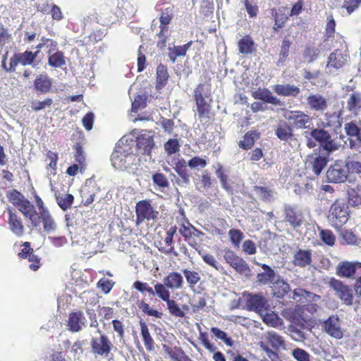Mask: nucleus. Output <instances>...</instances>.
<instances>
[{"mask_svg": "<svg viewBox=\"0 0 361 361\" xmlns=\"http://www.w3.org/2000/svg\"><path fill=\"white\" fill-rule=\"evenodd\" d=\"M175 171L182 178L184 183L188 184L190 183V173L186 169V162L184 159L178 161L175 167Z\"/></svg>", "mask_w": 361, "mask_h": 361, "instance_id": "obj_34", "label": "nucleus"}, {"mask_svg": "<svg viewBox=\"0 0 361 361\" xmlns=\"http://www.w3.org/2000/svg\"><path fill=\"white\" fill-rule=\"evenodd\" d=\"M169 75L166 66L160 63L157 68V81L159 86L164 87L168 79Z\"/></svg>", "mask_w": 361, "mask_h": 361, "instance_id": "obj_39", "label": "nucleus"}, {"mask_svg": "<svg viewBox=\"0 0 361 361\" xmlns=\"http://www.w3.org/2000/svg\"><path fill=\"white\" fill-rule=\"evenodd\" d=\"M310 135L318 142L320 145L322 144L331 135L329 133L322 128H313L310 131Z\"/></svg>", "mask_w": 361, "mask_h": 361, "instance_id": "obj_42", "label": "nucleus"}, {"mask_svg": "<svg viewBox=\"0 0 361 361\" xmlns=\"http://www.w3.org/2000/svg\"><path fill=\"white\" fill-rule=\"evenodd\" d=\"M262 319L264 323L273 327H277L283 324V320L274 312L262 315Z\"/></svg>", "mask_w": 361, "mask_h": 361, "instance_id": "obj_43", "label": "nucleus"}, {"mask_svg": "<svg viewBox=\"0 0 361 361\" xmlns=\"http://www.w3.org/2000/svg\"><path fill=\"white\" fill-rule=\"evenodd\" d=\"M40 217L43 222L44 231L50 233L56 229V224L47 209H43L40 213Z\"/></svg>", "mask_w": 361, "mask_h": 361, "instance_id": "obj_30", "label": "nucleus"}, {"mask_svg": "<svg viewBox=\"0 0 361 361\" xmlns=\"http://www.w3.org/2000/svg\"><path fill=\"white\" fill-rule=\"evenodd\" d=\"M134 141L124 136L116 143L111 154L112 166L119 170H125L133 165H136L137 159L134 153Z\"/></svg>", "mask_w": 361, "mask_h": 361, "instance_id": "obj_1", "label": "nucleus"}, {"mask_svg": "<svg viewBox=\"0 0 361 361\" xmlns=\"http://www.w3.org/2000/svg\"><path fill=\"white\" fill-rule=\"evenodd\" d=\"M322 54L319 47L307 46L304 50V57L306 58L309 63L313 62Z\"/></svg>", "mask_w": 361, "mask_h": 361, "instance_id": "obj_40", "label": "nucleus"}, {"mask_svg": "<svg viewBox=\"0 0 361 361\" xmlns=\"http://www.w3.org/2000/svg\"><path fill=\"white\" fill-rule=\"evenodd\" d=\"M224 259L238 273L247 276L250 272L245 261L237 256L233 252L230 250L226 252Z\"/></svg>", "mask_w": 361, "mask_h": 361, "instance_id": "obj_9", "label": "nucleus"}, {"mask_svg": "<svg viewBox=\"0 0 361 361\" xmlns=\"http://www.w3.org/2000/svg\"><path fill=\"white\" fill-rule=\"evenodd\" d=\"M312 262V251L310 250H298L294 255L293 263L295 266L305 267Z\"/></svg>", "mask_w": 361, "mask_h": 361, "instance_id": "obj_18", "label": "nucleus"}, {"mask_svg": "<svg viewBox=\"0 0 361 361\" xmlns=\"http://www.w3.org/2000/svg\"><path fill=\"white\" fill-rule=\"evenodd\" d=\"M361 269V263L342 262L336 267V275L343 278L355 279L356 271Z\"/></svg>", "mask_w": 361, "mask_h": 361, "instance_id": "obj_12", "label": "nucleus"}, {"mask_svg": "<svg viewBox=\"0 0 361 361\" xmlns=\"http://www.w3.org/2000/svg\"><path fill=\"white\" fill-rule=\"evenodd\" d=\"M347 109L353 113H357L361 109V93L353 92L348 94Z\"/></svg>", "mask_w": 361, "mask_h": 361, "instance_id": "obj_24", "label": "nucleus"}, {"mask_svg": "<svg viewBox=\"0 0 361 361\" xmlns=\"http://www.w3.org/2000/svg\"><path fill=\"white\" fill-rule=\"evenodd\" d=\"M348 55L341 50H335L328 58L326 66V71L328 73L334 74L341 69L348 61Z\"/></svg>", "mask_w": 361, "mask_h": 361, "instance_id": "obj_7", "label": "nucleus"}, {"mask_svg": "<svg viewBox=\"0 0 361 361\" xmlns=\"http://www.w3.org/2000/svg\"><path fill=\"white\" fill-rule=\"evenodd\" d=\"M52 99L48 98L44 101L40 102L37 100H35L32 102V109L35 111H39L46 107H49L52 104Z\"/></svg>", "mask_w": 361, "mask_h": 361, "instance_id": "obj_61", "label": "nucleus"}, {"mask_svg": "<svg viewBox=\"0 0 361 361\" xmlns=\"http://www.w3.org/2000/svg\"><path fill=\"white\" fill-rule=\"evenodd\" d=\"M257 264L262 267L263 271L257 274L256 282L260 285L274 283L278 277L275 271L265 264Z\"/></svg>", "mask_w": 361, "mask_h": 361, "instance_id": "obj_15", "label": "nucleus"}, {"mask_svg": "<svg viewBox=\"0 0 361 361\" xmlns=\"http://www.w3.org/2000/svg\"><path fill=\"white\" fill-rule=\"evenodd\" d=\"M347 169H348V174L351 173H361V162L354 161L350 157L345 160Z\"/></svg>", "mask_w": 361, "mask_h": 361, "instance_id": "obj_54", "label": "nucleus"}, {"mask_svg": "<svg viewBox=\"0 0 361 361\" xmlns=\"http://www.w3.org/2000/svg\"><path fill=\"white\" fill-rule=\"evenodd\" d=\"M266 339L271 343L274 348L278 349L284 345L283 338L274 331H269L266 335Z\"/></svg>", "mask_w": 361, "mask_h": 361, "instance_id": "obj_41", "label": "nucleus"}, {"mask_svg": "<svg viewBox=\"0 0 361 361\" xmlns=\"http://www.w3.org/2000/svg\"><path fill=\"white\" fill-rule=\"evenodd\" d=\"M326 178L329 183H341L352 182L353 178L348 174L345 161L336 160L326 171Z\"/></svg>", "mask_w": 361, "mask_h": 361, "instance_id": "obj_3", "label": "nucleus"}, {"mask_svg": "<svg viewBox=\"0 0 361 361\" xmlns=\"http://www.w3.org/2000/svg\"><path fill=\"white\" fill-rule=\"evenodd\" d=\"M164 149L169 154H173L180 149V145L177 140L170 139L164 145Z\"/></svg>", "mask_w": 361, "mask_h": 361, "instance_id": "obj_59", "label": "nucleus"}, {"mask_svg": "<svg viewBox=\"0 0 361 361\" xmlns=\"http://www.w3.org/2000/svg\"><path fill=\"white\" fill-rule=\"evenodd\" d=\"M259 137V133L256 131L247 132L243 137V140L239 142V147L243 149H250Z\"/></svg>", "mask_w": 361, "mask_h": 361, "instance_id": "obj_29", "label": "nucleus"}, {"mask_svg": "<svg viewBox=\"0 0 361 361\" xmlns=\"http://www.w3.org/2000/svg\"><path fill=\"white\" fill-rule=\"evenodd\" d=\"M164 283L170 289H180L183 283V276L178 272H171L164 279Z\"/></svg>", "mask_w": 361, "mask_h": 361, "instance_id": "obj_20", "label": "nucleus"}, {"mask_svg": "<svg viewBox=\"0 0 361 361\" xmlns=\"http://www.w3.org/2000/svg\"><path fill=\"white\" fill-rule=\"evenodd\" d=\"M190 44L188 43L183 46H175L173 47L169 48V57L172 62H175L177 56H184L186 54V51L190 47Z\"/></svg>", "mask_w": 361, "mask_h": 361, "instance_id": "obj_35", "label": "nucleus"}, {"mask_svg": "<svg viewBox=\"0 0 361 361\" xmlns=\"http://www.w3.org/2000/svg\"><path fill=\"white\" fill-rule=\"evenodd\" d=\"M168 309L171 314L177 317H183L185 313L180 310L176 302L173 300H169L166 302Z\"/></svg>", "mask_w": 361, "mask_h": 361, "instance_id": "obj_56", "label": "nucleus"}, {"mask_svg": "<svg viewBox=\"0 0 361 361\" xmlns=\"http://www.w3.org/2000/svg\"><path fill=\"white\" fill-rule=\"evenodd\" d=\"M9 224L11 231L17 235L20 236L24 233V228L21 219L9 210Z\"/></svg>", "mask_w": 361, "mask_h": 361, "instance_id": "obj_25", "label": "nucleus"}, {"mask_svg": "<svg viewBox=\"0 0 361 361\" xmlns=\"http://www.w3.org/2000/svg\"><path fill=\"white\" fill-rule=\"evenodd\" d=\"M348 207L343 201L336 200L331 204L327 219L335 228L343 226L348 220Z\"/></svg>", "mask_w": 361, "mask_h": 361, "instance_id": "obj_2", "label": "nucleus"}, {"mask_svg": "<svg viewBox=\"0 0 361 361\" xmlns=\"http://www.w3.org/2000/svg\"><path fill=\"white\" fill-rule=\"evenodd\" d=\"M18 208L26 218L29 217L36 211L34 205L27 199L23 201V202L18 206Z\"/></svg>", "mask_w": 361, "mask_h": 361, "instance_id": "obj_49", "label": "nucleus"}, {"mask_svg": "<svg viewBox=\"0 0 361 361\" xmlns=\"http://www.w3.org/2000/svg\"><path fill=\"white\" fill-rule=\"evenodd\" d=\"M328 160L326 157L317 156L311 161L312 171L316 176H319L324 167L326 166Z\"/></svg>", "mask_w": 361, "mask_h": 361, "instance_id": "obj_36", "label": "nucleus"}, {"mask_svg": "<svg viewBox=\"0 0 361 361\" xmlns=\"http://www.w3.org/2000/svg\"><path fill=\"white\" fill-rule=\"evenodd\" d=\"M288 330L291 338L295 341L302 342L306 339V334L296 326L290 325Z\"/></svg>", "mask_w": 361, "mask_h": 361, "instance_id": "obj_50", "label": "nucleus"}, {"mask_svg": "<svg viewBox=\"0 0 361 361\" xmlns=\"http://www.w3.org/2000/svg\"><path fill=\"white\" fill-rule=\"evenodd\" d=\"M6 197H8L9 202L17 207L26 199L23 195L16 190L7 191Z\"/></svg>", "mask_w": 361, "mask_h": 361, "instance_id": "obj_47", "label": "nucleus"}, {"mask_svg": "<svg viewBox=\"0 0 361 361\" xmlns=\"http://www.w3.org/2000/svg\"><path fill=\"white\" fill-rule=\"evenodd\" d=\"M307 106L312 111L323 112L328 108L329 102L319 94H311L307 97Z\"/></svg>", "mask_w": 361, "mask_h": 361, "instance_id": "obj_14", "label": "nucleus"}, {"mask_svg": "<svg viewBox=\"0 0 361 361\" xmlns=\"http://www.w3.org/2000/svg\"><path fill=\"white\" fill-rule=\"evenodd\" d=\"M296 32H293L292 30H290L282 40V43L280 47L281 49L279 54V59L277 61L278 66L284 65L285 61L289 56L290 48L293 44V39L296 37Z\"/></svg>", "mask_w": 361, "mask_h": 361, "instance_id": "obj_13", "label": "nucleus"}, {"mask_svg": "<svg viewBox=\"0 0 361 361\" xmlns=\"http://www.w3.org/2000/svg\"><path fill=\"white\" fill-rule=\"evenodd\" d=\"M275 134L282 141L291 140L294 136L292 127L286 122L280 123L277 126Z\"/></svg>", "mask_w": 361, "mask_h": 361, "instance_id": "obj_22", "label": "nucleus"}, {"mask_svg": "<svg viewBox=\"0 0 361 361\" xmlns=\"http://www.w3.org/2000/svg\"><path fill=\"white\" fill-rule=\"evenodd\" d=\"M341 237L344 243L348 245L358 244L359 239L351 231L344 230L341 233Z\"/></svg>", "mask_w": 361, "mask_h": 361, "instance_id": "obj_55", "label": "nucleus"}, {"mask_svg": "<svg viewBox=\"0 0 361 361\" xmlns=\"http://www.w3.org/2000/svg\"><path fill=\"white\" fill-rule=\"evenodd\" d=\"M360 3L361 0H344L341 9L345 10L347 13L350 15L359 7ZM342 13L344 14V11H342Z\"/></svg>", "mask_w": 361, "mask_h": 361, "instance_id": "obj_53", "label": "nucleus"}, {"mask_svg": "<svg viewBox=\"0 0 361 361\" xmlns=\"http://www.w3.org/2000/svg\"><path fill=\"white\" fill-rule=\"evenodd\" d=\"M231 241L235 245H238L240 241L243 240V233L236 229H231L228 233Z\"/></svg>", "mask_w": 361, "mask_h": 361, "instance_id": "obj_64", "label": "nucleus"}, {"mask_svg": "<svg viewBox=\"0 0 361 361\" xmlns=\"http://www.w3.org/2000/svg\"><path fill=\"white\" fill-rule=\"evenodd\" d=\"M274 91L280 96L283 97H297L300 90L298 86L284 84V85H276L273 87Z\"/></svg>", "mask_w": 361, "mask_h": 361, "instance_id": "obj_19", "label": "nucleus"}, {"mask_svg": "<svg viewBox=\"0 0 361 361\" xmlns=\"http://www.w3.org/2000/svg\"><path fill=\"white\" fill-rule=\"evenodd\" d=\"M320 145L328 154H331L338 150L340 147V145L332 139L331 135Z\"/></svg>", "mask_w": 361, "mask_h": 361, "instance_id": "obj_52", "label": "nucleus"}, {"mask_svg": "<svg viewBox=\"0 0 361 361\" xmlns=\"http://www.w3.org/2000/svg\"><path fill=\"white\" fill-rule=\"evenodd\" d=\"M239 51L242 54H249L255 51L253 40L250 36H245L238 42Z\"/></svg>", "mask_w": 361, "mask_h": 361, "instance_id": "obj_26", "label": "nucleus"}, {"mask_svg": "<svg viewBox=\"0 0 361 361\" xmlns=\"http://www.w3.org/2000/svg\"><path fill=\"white\" fill-rule=\"evenodd\" d=\"M349 202L353 206L361 205V185L348 190Z\"/></svg>", "mask_w": 361, "mask_h": 361, "instance_id": "obj_44", "label": "nucleus"}, {"mask_svg": "<svg viewBox=\"0 0 361 361\" xmlns=\"http://www.w3.org/2000/svg\"><path fill=\"white\" fill-rule=\"evenodd\" d=\"M216 175L219 178L221 186L229 193L233 192V190L229 185L228 176L224 173L221 165L219 164L216 171Z\"/></svg>", "mask_w": 361, "mask_h": 361, "instance_id": "obj_45", "label": "nucleus"}, {"mask_svg": "<svg viewBox=\"0 0 361 361\" xmlns=\"http://www.w3.org/2000/svg\"><path fill=\"white\" fill-rule=\"evenodd\" d=\"M147 97L145 94L137 95L132 103V111L137 112L139 109L145 106Z\"/></svg>", "mask_w": 361, "mask_h": 361, "instance_id": "obj_60", "label": "nucleus"}, {"mask_svg": "<svg viewBox=\"0 0 361 361\" xmlns=\"http://www.w3.org/2000/svg\"><path fill=\"white\" fill-rule=\"evenodd\" d=\"M197 113L200 118H208L210 109V99L204 97H195Z\"/></svg>", "mask_w": 361, "mask_h": 361, "instance_id": "obj_23", "label": "nucleus"}, {"mask_svg": "<svg viewBox=\"0 0 361 361\" xmlns=\"http://www.w3.org/2000/svg\"><path fill=\"white\" fill-rule=\"evenodd\" d=\"M211 331L216 338L223 341L228 346H231L233 345L232 339L228 337L226 332L216 327H212L211 329Z\"/></svg>", "mask_w": 361, "mask_h": 361, "instance_id": "obj_58", "label": "nucleus"}, {"mask_svg": "<svg viewBox=\"0 0 361 361\" xmlns=\"http://www.w3.org/2000/svg\"><path fill=\"white\" fill-rule=\"evenodd\" d=\"M255 194L264 202H271L274 199V192L267 188L255 186L253 190Z\"/></svg>", "mask_w": 361, "mask_h": 361, "instance_id": "obj_32", "label": "nucleus"}, {"mask_svg": "<svg viewBox=\"0 0 361 361\" xmlns=\"http://www.w3.org/2000/svg\"><path fill=\"white\" fill-rule=\"evenodd\" d=\"M97 332L100 334V337L99 338H92L91 347L92 352L99 355L108 356L111 350L112 344L105 335L101 334V331L99 329Z\"/></svg>", "mask_w": 361, "mask_h": 361, "instance_id": "obj_8", "label": "nucleus"}, {"mask_svg": "<svg viewBox=\"0 0 361 361\" xmlns=\"http://www.w3.org/2000/svg\"><path fill=\"white\" fill-rule=\"evenodd\" d=\"M153 183L159 187L163 191L164 189L169 188V182L166 176L161 172H155L152 176Z\"/></svg>", "mask_w": 361, "mask_h": 361, "instance_id": "obj_37", "label": "nucleus"}, {"mask_svg": "<svg viewBox=\"0 0 361 361\" xmlns=\"http://www.w3.org/2000/svg\"><path fill=\"white\" fill-rule=\"evenodd\" d=\"M34 86L37 91L44 94L50 91L52 82L47 74H40L35 79Z\"/></svg>", "mask_w": 361, "mask_h": 361, "instance_id": "obj_21", "label": "nucleus"}, {"mask_svg": "<svg viewBox=\"0 0 361 361\" xmlns=\"http://www.w3.org/2000/svg\"><path fill=\"white\" fill-rule=\"evenodd\" d=\"M328 284L335 292L334 295L342 300L346 305H353V295L350 286L334 278H331Z\"/></svg>", "mask_w": 361, "mask_h": 361, "instance_id": "obj_5", "label": "nucleus"}, {"mask_svg": "<svg viewBox=\"0 0 361 361\" xmlns=\"http://www.w3.org/2000/svg\"><path fill=\"white\" fill-rule=\"evenodd\" d=\"M188 165L191 169H200L206 166L207 161L201 157H195L189 160Z\"/></svg>", "mask_w": 361, "mask_h": 361, "instance_id": "obj_62", "label": "nucleus"}, {"mask_svg": "<svg viewBox=\"0 0 361 361\" xmlns=\"http://www.w3.org/2000/svg\"><path fill=\"white\" fill-rule=\"evenodd\" d=\"M87 324V319L84 315V313L81 311L73 312L70 314L68 326L69 330L73 332L80 331L82 327Z\"/></svg>", "mask_w": 361, "mask_h": 361, "instance_id": "obj_16", "label": "nucleus"}, {"mask_svg": "<svg viewBox=\"0 0 361 361\" xmlns=\"http://www.w3.org/2000/svg\"><path fill=\"white\" fill-rule=\"evenodd\" d=\"M38 53L39 51H37L34 54L32 51H25L24 53L17 54L18 61L23 66L30 65L37 57Z\"/></svg>", "mask_w": 361, "mask_h": 361, "instance_id": "obj_46", "label": "nucleus"}, {"mask_svg": "<svg viewBox=\"0 0 361 361\" xmlns=\"http://www.w3.org/2000/svg\"><path fill=\"white\" fill-rule=\"evenodd\" d=\"M48 64L54 68H61L66 64L65 56L62 51H56L49 54Z\"/></svg>", "mask_w": 361, "mask_h": 361, "instance_id": "obj_31", "label": "nucleus"}, {"mask_svg": "<svg viewBox=\"0 0 361 361\" xmlns=\"http://www.w3.org/2000/svg\"><path fill=\"white\" fill-rule=\"evenodd\" d=\"M292 355L298 361H310V355L303 349L296 348L293 350Z\"/></svg>", "mask_w": 361, "mask_h": 361, "instance_id": "obj_63", "label": "nucleus"}, {"mask_svg": "<svg viewBox=\"0 0 361 361\" xmlns=\"http://www.w3.org/2000/svg\"><path fill=\"white\" fill-rule=\"evenodd\" d=\"M284 118L298 129L307 128L312 124V118L301 111H287Z\"/></svg>", "mask_w": 361, "mask_h": 361, "instance_id": "obj_6", "label": "nucleus"}, {"mask_svg": "<svg viewBox=\"0 0 361 361\" xmlns=\"http://www.w3.org/2000/svg\"><path fill=\"white\" fill-rule=\"evenodd\" d=\"M54 196L58 205L63 210L66 211L73 204L74 197L71 194H63L60 196L57 191H55Z\"/></svg>", "mask_w": 361, "mask_h": 361, "instance_id": "obj_28", "label": "nucleus"}, {"mask_svg": "<svg viewBox=\"0 0 361 361\" xmlns=\"http://www.w3.org/2000/svg\"><path fill=\"white\" fill-rule=\"evenodd\" d=\"M133 149L135 154L138 151L142 154H149L154 146L152 135L149 133H145L140 135L137 140H134Z\"/></svg>", "mask_w": 361, "mask_h": 361, "instance_id": "obj_10", "label": "nucleus"}, {"mask_svg": "<svg viewBox=\"0 0 361 361\" xmlns=\"http://www.w3.org/2000/svg\"><path fill=\"white\" fill-rule=\"evenodd\" d=\"M246 307L248 310L262 312L266 307L267 301L262 293H245Z\"/></svg>", "mask_w": 361, "mask_h": 361, "instance_id": "obj_11", "label": "nucleus"}, {"mask_svg": "<svg viewBox=\"0 0 361 361\" xmlns=\"http://www.w3.org/2000/svg\"><path fill=\"white\" fill-rule=\"evenodd\" d=\"M166 285L157 283L154 286V295H157L164 301L167 302L170 299V292L166 289Z\"/></svg>", "mask_w": 361, "mask_h": 361, "instance_id": "obj_51", "label": "nucleus"}, {"mask_svg": "<svg viewBox=\"0 0 361 361\" xmlns=\"http://www.w3.org/2000/svg\"><path fill=\"white\" fill-rule=\"evenodd\" d=\"M319 237L321 240L329 246H333L335 243L336 237L330 230L320 229Z\"/></svg>", "mask_w": 361, "mask_h": 361, "instance_id": "obj_48", "label": "nucleus"}, {"mask_svg": "<svg viewBox=\"0 0 361 361\" xmlns=\"http://www.w3.org/2000/svg\"><path fill=\"white\" fill-rule=\"evenodd\" d=\"M136 223L140 224L145 220L155 221L158 218L159 212L152 207L150 200L140 201L136 204Z\"/></svg>", "mask_w": 361, "mask_h": 361, "instance_id": "obj_4", "label": "nucleus"}, {"mask_svg": "<svg viewBox=\"0 0 361 361\" xmlns=\"http://www.w3.org/2000/svg\"><path fill=\"white\" fill-rule=\"evenodd\" d=\"M325 331L331 336L339 339L343 337V332L340 326V322L338 317H330L324 322Z\"/></svg>", "mask_w": 361, "mask_h": 361, "instance_id": "obj_17", "label": "nucleus"}, {"mask_svg": "<svg viewBox=\"0 0 361 361\" xmlns=\"http://www.w3.org/2000/svg\"><path fill=\"white\" fill-rule=\"evenodd\" d=\"M211 94L210 85L200 83L195 90V97H204L209 98Z\"/></svg>", "mask_w": 361, "mask_h": 361, "instance_id": "obj_57", "label": "nucleus"}, {"mask_svg": "<svg viewBox=\"0 0 361 361\" xmlns=\"http://www.w3.org/2000/svg\"><path fill=\"white\" fill-rule=\"evenodd\" d=\"M183 273L190 288H194L200 281V274L195 271L184 269Z\"/></svg>", "mask_w": 361, "mask_h": 361, "instance_id": "obj_38", "label": "nucleus"}, {"mask_svg": "<svg viewBox=\"0 0 361 361\" xmlns=\"http://www.w3.org/2000/svg\"><path fill=\"white\" fill-rule=\"evenodd\" d=\"M140 326L141 329V336L147 350L151 351L154 349V341L149 334L148 327L143 320H140Z\"/></svg>", "mask_w": 361, "mask_h": 361, "instance_id": "obj_27", "label": "nucleus"}, {"mask_svg": "<svg viewBox=\"0 0 361 361\" xmlns=\"http://www.w3.org/2000/svg\"><path fill=\"white\" fill-rule=\"evenodd\" d=\"M285 213L286 221L291 225L296 226L300 224L302 221V216L299 212H297L290 207H287L285 209Z\"/></svg>", "mask_w": 361, "mask_h": 361, "instance_id": "obj_33", "label": "nucleus"}]
</instances>
